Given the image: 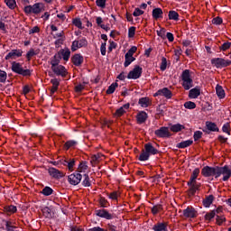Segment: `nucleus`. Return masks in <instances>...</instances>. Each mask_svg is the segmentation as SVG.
<instances>
[{
    "mask_svg": "<svg viewBox=\"0 0 231 231\" xmlns=\"http://www.w3.org/2000/svg\"><path fill=\"white\" fill-rule=\"evenodd\" d=\"M143 71V69H142V67L135 65L134 69L128 73L127 79L136 80V79H140V77H142Z\"/></svg>",
    "mask_w": 231,
    "mask_h": 231,
    "instance_id": "obj_6",
    "label": "nucleus"
},
{
    "mask_svg": "<svg viewBox=\"0 0 231 231\" xmlns=\"http://www.w3.org/2000/svg\"><path fill=\"white\" fill-rule=\"evenodd\" d=\"M180 14L176 11H170L169 12V19L172 21H178Z\"/></svg>",
    "mask_w": 231,
    "mask_h": 231,
    "instance_id": "obj_38",
    "label": "nucleus"
},
{
    "mask_svg": "<svg viewBox=\"0 0 231 231\" xmlns=\"http://www.w3.org/2000/svg\"><path fill=\"white\" fill-rule=\"evenodd\" d=\"M188 186L189 187V196H194L197 190H199V187H201V183H199L198 180H189Z\"/></svg>",
    "mask_w": 231,
    "mask_h": 231,
    "instance_id": "obj_8",
    "label": "nucleus"
},
{
    "mask_svg": "<svg viewBox=\"0 0 231 231\" xmlns=\"http://www.w3.org/2000/svg\"><path fill=\"white\" fill-rule=\"evenodd\" d=\"M221 174L224 175L223 181H228V180H230V176H231V167L226 166V165L224 167L217 166V178H219V176H221Z\"/></svg>",
    "mask_w": 231,
    "mask_h": 231,
    "instance_id": "obj_4",
    "label": "nucleus"
},
{
    "mask_svg": "<svg viewBox=\"0 0 231 231\" xmlns=\"http://www.w3.org/2000/svg\"><path fill=\"white\" fill-rule=\"evenodd\" d=\"M96 215L98 216V217H104L105 219H111L113 217V215H111L106 209L96 210Z\"/></svg>",
    "mask_w": 231,
    "mask_h": 231,
    "instance_id": "obj_15",
    "label": "nucleus"
},
{
    "mask_svg": "<svg viewBox=\"0 0 231 231\" xmlns=\"http://www.w3.org/2000/svg\"><path fill=\"white\" fill-rule=\"evenodd\" d=\"M198 176H199V168H196L193 172L191 173V176L189 178V180H198Z\"/></svg>",
    "mask_w": 231,
    "mask_h": 231,
    "instance_id": "obj_41",
    "label": "nucleus"
},
{
    "mask_svg": "<svg viewBox=\"0 0 231 231\" xmlns=\"http://www.w3.org/2000/svg\"><path fill=\"white\" fill-rule=\"evenodd\" d=\"M100 153H97L96 155H93L91 157V163H97V162H100Z\"/></svg>",
    "mask_w": 231,
    "mask_h": 231,
    "instance_id": "obj_57",
    "label": "nucleus"
},
{
    "mask_svg": "<svg viewBox=\"0 0 231 231\" xmlns=\"http://www.w3.org/2000/svg\"><path fill=\"white\" fill-rule=\"evenodd\" d=\"M83 178H84V180L82 182V185L84 187H91V180H89V175L84 174Z\"/></svg>",
    "mask_w": 231,
    "mask_h": 231,
    "instance_id": "obj_39",
    "label": "nucleus"
},
{
    "mask_svg": "<svg viewBox=\"0 0 231 231\" xmlns=\"http://www.w3.org/2000/svg\"><path fill=\"white\" fill-rule=\"evenodd\" d=\"M144 151L151 156V154H158V149L154 148L152 143L144 144Z\"/></svg>",
    "mask_w": 231,
    "mask_h": 231,
    "instance_id": "obj_16",
    "label": "nucleus"
},
{
    "mask_svg": "<svg viewBox=\"0 0 231 231\" xmlns=\"http://www.w3.org/2000/svg\"><path fill=\"white\" fill-rule=\"evenodd\" d=\"M137 118V124H145L148 116L147 113H145L144 111L139 112L136 116Z\"/></svg>",
    "mask_w": 231,
    "mask_h": 231,
    "instance_id": "obj_18",
    "label": "nucleus"
},
{
    "mask_svg": "<svg viewBox=\"0 0 231 231\" xmlns=\"http://www.w3.org/2000/svg\"><path fill=\"white\" fill-rule=\"evenodd\" d=\"M59 64H60V54H56L51 60V69L55 68L56 66H59Z\"/></svg>",
    "mask_w": 231,
    "mask_h": 231,
    "instance_id": "obj_23",
    "label": "nucleus"
},
{
    "mask_svg": "<svg viewBox=\"0 0 231 231\" xmlns=\"http://www.w3.org/2000/svg\"><path fill=\"white\" fill-rule=\"evenodd\" d=\"M108 197L110 199H118V191H113Z\"/></svg>",
    "mask_w": 231,
    "mask_h": 231,
    "instance_id": "obj_64",
    "label": "nucleus"
},
{
    "mask_svg": "<svg viewBox=\"0 0 231 231\" xmlns=\"http://www.w3.org/2000/svg\"><path fill=\"white\" fill-rule=\"evenodd\" d=\"M170 129L171 131H172V133H180V131H182V129H185V126H183L180 124H176L171 125Z\"/></svg>",
    "mask_w": 231,
    "mask_h": 231,
    "instance_id": "obj_32",
    "label": "nucleus"
},
{
    "mask_svg": "<svg viewBox=\"0 0 231 231\" xmlns=\"http://www.w3.org/2000/svg\"><path fill=\"white\" fill-rule=\"evenodd\" d=\"M78 41L79 42L80 48H86V46H88V40H86V38H81Z\"/></svg>",
    "mask_w": 231,
    "mask_h": 231,
    "instance_id": "obj_58",
    "label": "nucleus"
},
{
    "mask_svg": "<svg viewBox=\"0 0 231 231\" xmlns=\"http://www.w3.org/2000/svg\"><path fill=\"white\" fill-rule=\"evenodd\" d=\"M123 115H125V109H124V106H121L116 111L114 116H116V118H120V116H123Z\"/></svg>",
    "mask_w": 231,
    "mask_h": 231,
    "instance_id": "obj_40",
    "label": "nucleus"
},
{
    "mask_svg": "<svg viewBox=\"0 0 231 231\" xmlns=\"http://www.w3.org/2000/svg\"><path fill=\"white\" fill-rule=\"evenodd\" d=\"M152 15L153 19H161V17H162V15H163V11L162 10V8L157 7L152 10Z\"/></svg>",
    "mask_w": 231,
    "mask_h": 231,
    "instance_id": "obj_24",
    "label": "nucleus"
},
{
    "mask_svg": "<svg viewBox=\"0 0 231 231\" xmlns=\"http://www.w3.org/2000/svg\"><path fill=\"white\" fill-rule=\"evenodd\" d=\"M153 97H165V98H172V92L167 88L158 90Z\"/></svg>",
    "mask_w": 231,
    "mask_h": 231,
    "instance_id": "obj_13",
    "label": "nucleus"
},
{
    "mask_svg": "<svg viewBox=\"0 0 231 231\" xmlns=\"http://www.w3.org/2000/svg\"><path fill=\"white\" fill-rule=\"evenodd\" d=\"M163 208L162 207V205H156L153 206L152 208V213L156 216V214H158V212H161V210H162Z\"/></svg>",
    "mask_w": 231,
    "mask_h": 231,
    "instance_id": "obj_47",
    "label": "nucleus"
},
{
    "mask_svg": "<svg viewBox=\"0 0 231 231\" xmlns=\"http://www.w3.org/2000/svg\"><path fill=\"white\" fill-rule=\"evenodd\" d=\"M216 91L219 98H225V90L223 89V87L217 85Z\"/></svg>",
    "mask_w": 231,
    "mask_h": 231,
    "instance_id": "obj_35",
    "label": "nucleus"
},
{
    "mask_svg": "<svg viewBox=\"0 0 231 231\" xmlns=\"http://www.w3.org/2000/svg\"><path fill=\"white\" fill-rule=\"evenodd\" d=\"M88 170V164H86V162H82L79 163L78 171L79 172H84V171Z\"/></svg>",
    "mask_w": 231,
    "mask_h": 231,
    "instance_id": "obj_49",
    "label": "nucleus"
},
{
    "mask_svg": "<svg viewBox=\"0 0 231 231\" xmlns=\"http://www.w3.org/2000/svg\"><path fill=\"white\" fill-rule=\"evenodd\" d=\"M6 5L8 6V8H10L11 10H14V8H15V6H17V4L15 3V0H5Z\"/></svg>",
    "mask_w": 231,
    "mask_h": 231,
    "instance_id": "obj_43",
    "label": "nucleus"
},
{
    "mask_svg": "<svg viewBox=\"0 0 231 231\" xmlns=\"http://www.w3.org/2000/svg\"><path fill=\"white\" fill-rule=\"evenodd\" d=\"M136 50H138V48H136V46H133L127 52L126 55L133 57L134 55V53H136Z\"/></svg>",
    "mask_w": 231,
    "mask_h": 231,
    "instance_id": "obj_56",
    "label": "nucleus"
},
{
    "mask_svg": "<svg viewBox=\"0 0 231 231\" xmlns=\"http://www.w3.org/2000/svg\"><path fill=\"white\" fill-rule=\"evenodd\" d=\"M134 60H136V59L134 57L125 54V68H127L128 66H130V64L132 62H134Z\"/></svg>",
    "mask_w": 231,
    "mask_h": 231,
    "instance_id": "obj_31",
    "label": "nucleus"
},
{
    "mask_svg": "<svg viewBox=\"0 0 231 231\" xmlns=\"http://www.w3.org/2000/svg\"><path fill=\"white\" fill-rule=\"evenodd\" d=\"M42 212L45 217H48L49 219L53 217V211L51 208L46 207L42 209Z\"/></svg>",
    "mask_w": 231,
    "mask_h": 231,
    "instance_id": "obj_28",
    "label": "nucleus"
},
{
    "mask_svg": "<svg viewBox=\"0 0 231 231\" xmlns=\"http://www.w3.org/2000/svg\"><path fill=\"white\" fill-rule=\"evenodd\" d=\"M136 32V27L132 26L128 29V37L133 38L134 37V33Z\"/></svg>",
    "mask_w": 231,
    "mask_h": 231,
    "instance_id": "obj_55",
    "label": "nucleus"
},
{
    "mask_svg": "<svg viewBox=\"0 0 231 231\" xmlns=\"http://www.w3.org/2000/svg\"><path fill=\"white\" fill-rule=\"evenodd\" d=\"M206 127L208 131H213V132L219 131V128H217V125L212 122H206Z\"/></svg>",
    "mask_w": 231,
    "mask_h": 231,
    "instance_id": "obj_29",
    "label": "nucleus"
},
{
    "mask_svg": "<svg viewBox=\"0 0 231 231\" xmlns=\"http://www.w3.org/2000/svg\"><path fill=\"white\" fill-rule=\"evenodd\" d=\"M71 60L74 66H80L84 62V57H82L80 54H75L71 58Z\"/></svg>",
    "mask_w": 231,
    "mask_h": 231,
    "instance_id": "obj_17",
    "label": "nucleus"
},
{
    "mask_svg": "<svg viewBox=\"0 0 231 231\" xmlns=\"http://www.w3.org/2000/svg\"><path fill=\"white\" fill-rule=\"evenodd\" d=\"M58 55L60 56V59H63V60L68 61L69 60V57L71 56V51L69 49H61L59 52Z\"/></svg>",
    "mask_w": 231,
    "mask_h": 231,
    "instance_id": "obj_14",
    "label": "nucleus"
},
{
    "mask_svg": "<svg viewBox=\"0 0 231 231\" xmlns=\"http://www.w3.org/2000/svg\"><path fill=\"white\" fill-rule=\"evenodd\" d=\"M79 48H81L80 47V42H79V40H75L72 42L71 50H72V51H77V50H79Z\"/></svg>",
    "mask_w": 231,
    "mask_h": 231,
    "instance_id": "obj_48",
    "label": "nucleus"
},
{
    "mask_svg": "<svg viewBox=\"0 0 231 231\" xmlns=\"http://www.w3.org/2000/svg\"><path fill=\"white\" fill-rule=\"evenodd\" d=\"M150 156L151 155L145 150H143L141 154L139 155V161L140 162H147V160H149Z\"/></svg>",
    "mask_w": 231,
    "mask_h": 231,
    "instance_id": "obj_34",
    "label": "nucleus"
},
{
    "mask_svg": "<svg viewBox=\"0 0 231 231\" xmlns=\"http://www.w3.org/2000/svg\"><path fill=\"white\" fill-rule=\"evenodd\" d=\"M19 57H23V50L15 49L12 50L6 56L5 60H10V59H18Z\"/></svg>",
    "mask_w": 231,
    "mask_h": 231,
    "instance_id": "obj_11",
    "label": "nucleus"
},
{
    "mask_svg": "<svg viewBox=\"0 0 231 231\" xmlns=\"http://www.w3.org/2000/svg\"><path fill=\"white\" fill-rule=\"evenodd\" d=\"M223 23V19L219 16L217 17H215L213 20H212V23L213 24H221Z\"/></svg>",
    "mask_w": 231,
    "mask_h": 231,
    "instance_id": "obj_63",
    "label": "nucleus"
},
{
    "mask_svg": "<svg viewBox=\"0 0 231 231\" xmlns=\"http://www.w3.org/2000/svg\"><path fill=\"white\" fill-rule=\"evenodd\" d=\"M216 217V211H211L205 215L206 221H210V219H214Z\"/></svg>",
    "mask_w": 231,
    "mask_h": 231,
    "instance_id": "obj_51",
    "label": "nucleus"
},
{
    "mask_svg": "<svg viewBox=\"0 0 231 231\" xmlns=\"http://www.w3.org/2000/svg\"><path fill=\"white\" fill-rule=\"evenodd\" d=\"M223 133H226L227 134H230V124L226 123L222 127Z\"/></svg>",
    "mask_w": 231,
    "mask_h": 231,
    "instance_id": "obj_59",
    "label": "nucleus"
},
{
    "mask_svg": "<svg viewBox=\"0 0 231 231\" xmlns=\"http://www.w3.org/2000/svg\"><path fill=\"white\" fill-rule=\"evenodd\" d=\"M5 212H8L9 214H15L17 212V207L15 206H6Z\"/></svg>",
    "mask_w": 231,
    "mask_h": 231,
    "instance_id": "obj_45",
    "label": "nucleus"
},
{
    "mask_svg": "<svg viewBox=\"0 0 231 231\" xmlns=\"http://www.w3.org/2000/svg\"><path fill=\"white\" fill-rule=\"evenodd\" d=\"M138 104L142 107H149V106H151V101L149 100L148 97H142V98L139 99Z\"/></svg>",
    "mask_w": 231,
    "mask_h": 231,
    "instance_id": "obj_30",
    "label": "nucleus"
},
{
    "mask_svg": "<svg viewBox=\"0 0 231 231\" xmlns=\"http://www.w3.org/2000/svg\"><path fill=\"white\" fill-rule=\"evenodd\" d=\"M165 69H167V58L162 57V63H161V70L165 71Z\"/></svg>",
    "mask_w": 231,
    "mask_h": 231,
    "instance_id": "obj_52",
    "label": "nucleus"
},
{
    "mask_svg": "<svg viewBox=\"0 0 231 231\" xmlns=\"http://www.w3.org/2000/svg\"><path fill=\"white\" fill-rule=\"evenodd\" d=\"M194 143V141L192 140H187L180 142L177 144L178 149H185L186 147H190V144Z\"/></svg>",
    "mask_w": 231,
    "mask_h": 231,
    "instance_id": "obj_26",
    "label": "nucleus"
},
{
    "mask_svg": "<svg viewBox=\"0 0 231 231\" xmlns=\"http://www.w3.org/2000/svg\"><path fill=\"white\" fill-rule=\"evenodd\" d=\"M77 145V142L75 141H68L64 144V148L68 151V149H70V147H75Z\"/></svg>",
    "mask_w": 231,
    "mask_h": 231,
    "instance_id": "obj_50",
    "label": "nucleus"
},
{
    "mask_svg": "<svg viewBox=\"0 0 231 231\" xmlns=\"http://www.w3.org/2000/svg\"><path fill=\"white\" fill-rule=\"evenodd\" d=\"M5 230L6 231H19V227L14 226V222L5 221Z\"/></svg>",
    "mask_w": 231,
    "mask_h": 231,
    "instance_id": "obj_25",
    "label": "nucleus"
},
{
    "mask_svg": "<svg viewBox=\"0 0 231 231\" xmlns=\"http://www.w3.org/2000/svg\"><path fill=\"white\" fill-rule=\"evenodd\" d=\"M202 135L203 133L201 131H196L193 135L195 142H198V140H199V138H201Z\"/></svg>",
    "mask_w": 231,
    "mask_h": 231,
    "instance_id": "obj_60",
    "label": "nucleus"
},
{
    "mask_svg": "<svg viewBox=\"0 0 231 231\" xmlns=\"http://www.w3.org/2000/svg\"><path fill=\"white\" fill-rule=\"evenodd\" d=\"M181 79H182V87L184 89L187 91L190 89V88H193V80L192 78H190V70L189 69H185L182 74H181Z\"/></svg>",
    "mask_w": 231,
    "mask_h": 231,
    "instance_id": "obj_2",
    "label": "nucleus"
},
{
    "mask_svg": "<svg viewBox=\"0 0 231 231\" xmlns=\"http://www.w3.org/2000/svg\"><path fill=\"white\" fill-rule=\"evenodd\" d=\"M201 95V90L198 88H192L189 90V98H198Z\"/></svg>",
    "mask_w": 231,
    "mask_h": 231,
    "instance_id": "obj_22",
    "label": "nucleus"
},
{
    "mask_svg": "<svg viewBox=\"0 0 231 231\" xmlns=\"http://www.w3.org/2000/svg\"><path fill=\"white\" fill-rule=\"evenodd\" d=\"M51 84H52L51 95H54L55 92L59 89V86H60V81H59V79H53L51 80Z\"/></svg>",
    "mask_w": 231,
    "mask_h": 231,
    "instance_id": "obj_20",
    "label": "nucleus"
},
{
    "mask_svg": "<svg viewBox=\"0 0 231 231\" xmlns=\"http://www.w3.org/2000/svg\"><path fill=\"white\" fill-rule=\"evenodd\" d=\"M152 230H154V231H166L167 230V224L158 223V224L153 226Z\"/></svg>",
    "mask_w": 231,
    "mask_h": 231,
    "instance_id": "obj_27",
    "label": "nucleus"
},
{
    "mask_svg": "<svg viewBox=\"0 0 231 231\" xmlns=\"http://www.w3.org/2000/svg\"><path fill=\"white\" fill-rule=\"evenodd\" d=\"M39 54V51H35L33 49H30V51L26 54L27 60H32V57H35V55Z\"/></svg>",
    "mask_w": 231,
    "mask_h": 231,
    "instance_id": "obj_36",
    "label": "nucleus"
},
{
    "mask_svg": "<svg viewBox=\"0 0 231 231\" xmlns=\"http://www.w3.org/2000/svg\"><path fill=\"white\" fill-rule=\"evenodd\" d=\"M186 109H196V103L192 101H188L184 104Z\"/></svg>",
    "mask_w": 231,
    "mask_h": 231,
    "instance_id": "obj_46",
    "label": "nucleus"
},
{
    "mask_svg": "<svg viewBox=\"0 0 231 231\" xmlns=\"http://www.w3.org/2000/svg\"><path fill=\"white\" fill-rule=\"evenodd\" d=\"M96 5L99 8H106V0H97Z\"/></svg>",
    "mask_w": 231,
    "mask_h": 231,
    "instance_id": "obj_62",
    "label": "nucleus"
},
{
    "mask_svg": "<svg viewBox=\"0 0 231 231\" xmlns=\"http://www.w3.org/2000/svg\"><path fill=\"white\" fill-rule=\"evenodd\" d=\"M69 181L70 185H79L82 181V174L73 173L69 176Z\"/></svg>",
    "mask_w": 231,
    "mask_h": 231,
    "instance_id": "obj_12",
    "label": "nucleus"
},
{
    "mask_svg": "<svg viewBox=\"0 0 231 231\" xmlns=\"http://www.w3.org/2000/svg\"><path fill=\"white\" fill-rule=\"evenodd\" d=\"M214 201V195H209L204 200H203V205L206 208L210 207V204Z\"/></svg>",
    "mask_w": 231,
    "mask_h": 231,
    "instance_id": "obj_33",
    "label": "nucleus"
},
{
    "mask_svg": "<svg viewBox=\"0 0 231 231\" xmlns=\"http://www.w3.org/2000/svg\"><path fill=\"white\" fill-rule=\"evenodd\" d=\"M69 171H73V167H75V159H69V164H68Z\"/></svg>",
    "mask_w": 231,
    "mask_h": 231,
    "instance_id": "obj_61",
    "label": "nucleus"
},
{
    "mask_svg": "<svg viewBox=\"0 0 231 231\" xmlns=\"http://www.w3.org/2000/svg\"><path fill=\"white\" fill-rule=\"evenodd\" d=\"M154 134L158 138H169L171 136V132H169V127L162 126L156 130Z\"/></svg>",
    "mask_w": 231,
    "mask_h": 231,
    "instance_id": "obj_9",
    "label": "nucleus"
},
{
    "mask_svg": "<svg viewBox=\"0 0 231 231\" xmlns=\"http://www.w3.org/2000/svg\"><path fill=\"white\" fill-rule=\"evenodd\" d=\"M49 174L52 176V178H62V176H64V174H62V171L55 168H50Z\"/></svg>",
    "mask_w": 231,
    "mask_h": 231,
    "instance_id": "obj_19",
    "label": "nucleus"
},
{
    "mask_svg": "<svg viewBox=\"0 0 231 231\" xmlns=\"http://www.w3.org/2000/svg\"><path fill=\"white\" fill-rule=\"evenodd\" d=\"M184 217H196V210L193 208H188L183 210Z\"/></svg>",
    "mask_w": 231,
    "mask_h": 231,
    "instance_id": "obj_21",
    "label": "nucleus"
},
{
    "mask_svg": "<svg viewBox=\"0 0 231 231\" xmlns=\"http://www.w3.org/2000/svg\"><path fill=\"white\" fill-rule=\"evenodd\" d=\"M42 194H43V196H51V194H53V189L50 187H45L42 189Z\"/></svg>",
    "mask_w": 231,
    "mask_h": 231,
    "instance_id": "obj_44",
    "label": "nucleus"
},
{
    "mask_svg": "<svg viewBox=\"0 0 231 231\" xmlns=\"http://www.w3.org/2000/svg\"><path fill=\"white\" fill-rule=\"evenodd\" d=\"M44 10H46V6L43 3H36L33 5H26L24 7L25 14H34L35 15L44 12Z\"/></svg>",
    "mask_w": 231,
    "mask_h": 231,
    "instance_id": "obj_1",
    "label": "nucleus"
},
{
    "mask_svg": "<svg viewBox=\"0 0 231 231\" xmlns=\"http://www.w3.org/2000/svg\"><path fill=\"white\" fill-rule=\"evenodd\" d=\"M201 174L202 176H205V178H210V176H215V178H217V166L216 167L206 166L202 168Z\"/></svg>",
    "mask_w": 231,
    "mask_h": 231,
    "instance_id": "obj_5",
    "label": "nucleus"
},
{
    "mask_svg": "<svg viewBox=\"0 0 231 231\" xmlns=\"http://www.w3.org/2000/svg\"><path fill=\"white\" fill-rule=\"evenodd\" d=\"M73 24L77 26V28H79V30H82V21H80V18H75L73 20Z\"/></svg>",
    "mask_w": 231,
    "mask_h": 231,
    "instance_id": "obj_54",
    "label": "nucleus"
},
{
    "mask_svg": "<svg viewBox=\"0 0 231 231\" xmlns=\"http://www.w3.org/2000/svg\"><path fill=\"white\" fill-rule=\"evenodd\" d=\"M51 70L53 71V73H55V75H57L58 77H66V75H68V70L66 69V68L62 65H57L56 67H53L51 69Z\"/></svg>",
    "mask_w": 231,
    "mask_h": 231,
    "instance_id": "obj_10",
    "label": "nucleus"
},
{
    "mask_svg": "<svg viewBox=\"0 0 231 231\" xmlns=\"http://www.w3.org/2000/svg\"><path fill=\"white\" fill-rule=\"evenodd\" d=\"M144 12L142 11L140 8H135L134 13H133V16L134 17H140V15H143Z\"/></svg>",
    "mask_w": 231,
    "mask_h": 231,
    "instance_id": "obj_53",
    "label": "nucleus"
},
{
    "mask_svg": "<svg viewBox=\"0 0 231 231\" xmlns=\"http://www.w3.org/2000/svg\"><path fill=\"white\" fill-rule=\"evenodd\" d=\"M12 71L18 75H22L23 77H30V75H32V70L23 69V65L16 61L12 62Z\"/></svg>",
    "mask_w": 231,
    "mask_h": 231,
    "instance_id": "obj_3",
    "label": "nucleus"
},
{
    "mask_svg": "<svg viewBox=\"0 0 231 231\" xmlns=\"http://www.w3.org/2000/svg\"><path fill=\"white\" fill-rule=\"evenodd\" d=\"M116 88H118V83H113L112 85H110L106 90V95H113Z\"/></svg>",
    "mask_w": 231,
    "mask_h": 231,
    "instance_id": "obj_37",
    "label": "nucleus"
},
{
    "mask_svg": "<svg viewBox=\"0 0 231 231\" xmlns=\"http://www.w3.org/2000/svg\"><path fill=\"white\" fill-rule=\"evenodd\" d=\"M6 79H8L6 71L0 69V82L5 84V82H6Z\"/></svg>",
    "mask_w": 231,
    "mask_h": 231,
    "instance_id": "obj_42",
    "label": "nucleus"
},
{
    "mask_svg": "<svg viewBox=\"0 0 231 231\" xmlns=\"http://www.w3.org/2000/svg\"><path fill=\"white\" fill-rule=\"evenodd\" d=\"M211 64H214L216 68H226V66H230L231 60L223 58H216L211 60Z\"/></svg>",
    "mask_w": 231,
    "mask_h": 231,
    "instance_id": "obj_7",
    "label": "nucleus"
}]
</instances>
